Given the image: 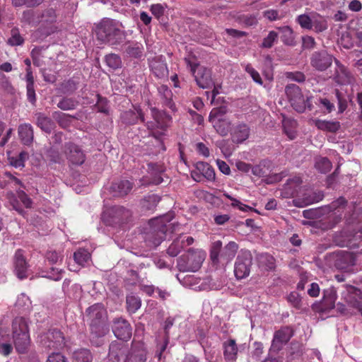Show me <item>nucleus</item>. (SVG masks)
I'll use <instances>...</instances> for the list:
<instances>
[{
  "label": "nucleus",
  "instance_id": "obj_1",
  "mask_svg": "<svg viewBox=\"0 0 362 362\" xmlns=\"http://www.w3.org/2000/svg\"><path fill=\"white\" fill-rule=\"evenodd\" d=\"M95 32L99 41L111 46L121 44L125 38L122 24L108 18H103L95 25Z\"/></svg>",
  "mask_w": 362,
  "mask_h": 362
},
{
  "label": "nucleus",
  "instance_id": "obj_2",
  "mask_svg": "<svg viewBox=\"0 0 362 362\" xmlns=\"http://www.w3.org/2000/svg\"><path fill=\"white\" fill-rule=\"evenodd\" d=\"M238 248V245L234 241H230L223 248L221 240L212 243L209 254L211 266L216 270H225L235 257Z\"/></svg>",
  "mask_w": 362,
  "mask_h": 362
},
{
  "label": "nucleus",
  "instance_id": "obj_3",
  "mask_svg": "<svg viewBox=\"0 0 362 362\" xmlns=\"http://www.w3.org/2000/svg\"><path fill=\"white\" fill-rule=\"evenodd\" d=\"M86 315L89 322L91 334L95 337L105 336L109 331L107 313L102 303H95L88 307Z\"/></svg>",
  "mask_w": 362,
  "mask_h": 362
},
{
  "label": "nucleus",
  "instance_id": "obj_4",
  "mask_svg": "<svg viewBox=\"0 0 362 362\" xmlns=\"http://www.w3.org/2000/svg\"><path fill=\"white\" fill-rule=\"evenodd\" d=\"M168 216L152 218L148 222L149 228L145 233V241L150 247H157L166 237L170 224Z\"/></svg>",
  "mask_w": 362,
  "mask_h": 362
},
{
  "label": "nucleus",
  "instance_id": "obj_5",
  "mask_svg": "<svg viewBox=\"0 0 362 362\" xmlns=\"http://www.w3.org/2000/svg\"><path fill=\"white\" fill-rule=\"evenodd\" d=\"M13 339L16 351L19 354H25L28 351L30 344L28 327L25 318L16 317L12 324Z\"/></svg>",
  "mask_w": 362,
  "mask_h": 362
},
{
  "label": "nucleus",
  "instance_id": "obj_6",
  "mask_svg": "<svg viewBox=\"0 0 362 362\" xmlns=\"http://www.w3.org/2000/svg\"><path fill=\"white\" fill-rule=\"evenodd\" d=\"M102 219L107 226L122 227L132 221V212L123 206H114L103 212Z\"/></svg>",
  "mask_w": 362,
  "mask_h": 362
},
{
  "label": "nucleus",
  "instance_id": "obj_7",
  "mask_svg": "<svg viewBox=\"0 0 362 362\" xmlns=\"http://www.w3.org/2000/svg\"><path fill=\"white\" fill-rule=\"evenodd\" d=\"M187 66L194 78L197 85L203 89L211 88L214 85L211 70L206 66L193 62L189 58H185Z\"/></svg>",
  "mask_w": 362,
  "mask_h": 362
},
{
  "label": "nucleus",
  "instance_id": "obj_8",
  "mask_svg": "<svg viewBox=\"0 0 362 362\" xmlns=\"http://www.w3.org/2000/svg\"><path fill=\"white\" fill-rule=\"evenodd\" d=\"M204 259V254L202 251L189 249L186 254L177 259V267L180 272L198 271Z\"/></svg>",
  "mask_w": 362,
  "mask_h": 362
},
{
  "label": "nucleus",
  "instance_id": "obj_9",
  "mask_svg": "<svg viewBox=\"0 0 362 362\" xmlns=\"http://www.w3.org/2000/svg\"><path fill=\"white\" fill-rule=\"evenodd\" d=\"M334 241L340 247H346L350 249L359 247L362 245V228L361 227L359 231L355 233L342 230L335 235Z\"/></svg>",
  "mask_w": 362,
  "mask_h": 362
},
{
  "label": "nucleus",
  "instance_id": "obj_10",
  "mask_svg": "<svg viewBox=\"0 0 362 362\" xmlns=\"http://www.w3.org/2000/svg\"><path fill=\"white\" fill-rule=\"evenodd\" d=\"M40 342L45 348L60 349L65 345V337L59 329L53 328L41 336Z\"/></svg>",
  "mask_w": 362,
  "mask_h": 362
},
{
  "label": "nucleus",
  "instance_id": "obj_11",
  "mask_svg": "<svg viewBox=\"0 0 362 362\" xmlns=\"http://www.w3.org/2000/svg\"><path fill=\"white\" fill-rule=\"evenodd\" d=\"M64 153L69 163L73 165H81L86 160V154L81 147L74 142L64 144Z\"/></svg>",
  "mask_w": 362,
  "mask_h": 362
},
{
  "label": "nucleus",
  "instance_id": "obj_12",
  "mask_svg": "<svg viewBox=\"0 0 362 362\" xmlns=\"http://www.w3.org/2000/svg\"><path fill=\"white\" fill-rule=\"evenodd\" d=\"M252 264V257L250 252H245L238 255L235 263L234 273L238 279H242L249 276Z\"/></svg>",
  "mask_w": 362,
  "mask_h": 362
},
{
  "label": "nucleus",
  "instance_id": "obj_13",
  "mask_svg": "<svg viewBox=\"0 0 362 362\" xmlns=\"http://www.w3.org/2000/svg\"><path fill=\"white\" fill-rule=\"evenodd\" d=\"M310 61L313 68L318 71H324L332 64L333 57L323 49L312 53Z\"/></svg>",
  "mask_w": 362,
  "mask_h": 362
},
{
  "label": "nucleus",
  "instance_id": "obj_14",
  "mask_svg": "<svg viewBox=\"0 0 362 362\" xmlns=\"http://www.w3.org/2000/svg\"><path fill=\"white\" fill-rule=\"evenodd\" d=\"M129 346L122 341H113L110 344L108 359L112 362H124L127 361Z\"/></svg>",
  "mask_w": 362,
  "mask_h": 362
},
{
  "label": "nucleus",
  "instance_id": "obj_15",
  "mask_svg": "<svg viewBox=\"0 0 362 362\" xmlns=\"http://www.w3.org/2000/svg\"><path fill=\"white\" fill-rule=\"evenodd\" d=\"M29 267L24 255V251L21 249L17 250L13 257L14 273L16 276L21 280L28 278Z\"/></svg>",
  "mask_w": 362,
  "mask_h": 362
},
{
  "label": "nucleus",
  "instance_id": "obj_16",
  "mask_svg": "<svg viewBox=\"0 0 362 362\" xmlns=\"http://www.w3.org/2000/svg\"><path fill=\"white\" fill-rule=\"evenodd\" d=\"M112 329L115 336L123 341H128L132 334L130 324L122 317H117L113 320Z\"/></svg>",
  "mask_w": 362,
  "mask_h": 362
},
{
  "label": "nucleus",
  "instance_id": "obj_17",
  "mask_svg": "<svg viewBox=\"0 0 362 362\" xmlns=\"http://www.w3.org/2000/svg\"><path fill=\"white\" fill-rule=\"evenodd\" d=\"M147 360V350L144 344L141 341H133L129 348L127 361L124 362H146Z\"/></svg>",
  "mask_w": 362,
  "mask_h": 362
},
{
  "label": "nucleus",
  "instance_id": "obj_18",
  "mask_svg": "<svg viewBox=\"0 0 362 362\" xmlns=\"http://www.w3.org/2000/svg\"><path fill=\"white\" fill-rule=\"evenodd\" d=\"M250 135V128L245 122H238L233 126L230 137L233 143L240 144L246 141Z\"/></svg>",
  "mask_w": 362,
  "mask_h": 362
},
{
  "label": "nucleus",
  "instance_id": "obj_19",
  "mask_svg": "<svg viewBox=\"0 0 362 362\" xmlns=\"http://www.w3.org/2000/svg\"><path fill=\"white\" fill-rule=\"evenodd\" d=\"M293 336V330L288 327H281L275 332L272 340L271 350L279 351L284 344H286Z\"/></svg>",
  "mask_w": 362,
  "mask_h": 362
},
{
  "label": "nucleus",
  "instance_id": "obj_20",
  "mask_svg": "<svg viewBox=\"0 0 362 362\" xmlns=\"http://www.w3.org/2000/svg\"><path fill=\"white\" fill-rule=\"evenodd\" d=\"M149 66L153 75L158 78H164L168 75V69L163 56L153 57L149 63Z\"/></svg>",
  "mask_w": 362,
  "mask_h": 362
},
{
  "label": "nucleus",
  "instance_id": "obj_21",
  "mask_svg": "<svg viewBox=\"0 0 362 362\" xmlns=\"http://www.w3.org/2000/svg\"><path fill=\"white\" fill-rule=\"evenodd\" d=\"M121 120L123 123L128 125H133L136 124L139 120L144 122V114L139 107H133V109H129L123 112L120 116Z\"/></svg>",
  "mask_w": 362,
  "mask_h": 362
},
{
  "label": "nucleus",
  "instance_id": "obj_22",
  "mask_svg": "<svg viewBox=\"0 0 362 362\" xmlns=\"http://www.w3.org/2000/svg\"><path fill=\"white\" fill-rule=\"evenodd\" d=\"M223 355L226 362H235L238 355V347L233 339H228L222 344Z\"/></svg>",
  "mask_w": 362,
  "mask_h": 362
},
{
  "label": "nucleus",
  "instance_id": "obj_23",
  "mask_svg": "<svg viewBox=\"0 0 362 362\" xmlns=\"http://www.w3.org/2000/svg\"><path fill=\"white\" fill-rule=\"evenodd\" d=\"M133 187V183L127 180H119L112 183L110 192L113 197H122L129 193Z\"/></svg>",
  "mask_w": 362,
  "mask_h": 362
},
{
  "label": "nucleus",
  "instance_id": "obj_24",
  "mask_svg": "<svg viewBox=\"0 0 362 362\" xmlns=\"http://www.w3.org/2000/svg\"><path fill=\"white\" fill-rule=\"evenodd\" d=\"M18 133L23 144L30 146L33 142L34 132L30 124L24 123L18 126Z\"/></svg>",
  "mask_w": 362,
  "mask_h": 362
},
{
  "label": "nucleus",
  "instance_id": "obj_25",
  "mask_svg": "<svg viewBox=\"0 0 362 362\" xmlns=\"http://www.w3.org/2000/svg\"><path fill=\"white\" fill-rule=\"evenodd\" d=\"M151 112L158 127L162 130H165L171 122V116L165 111H160L156 107H151Z\"/></svg>",
  "mask_w": 362,
  "mask_h": 362
},
{
  "label": "nucleus",
  "instance_id": "obj_26",
  "mask_svg": "<svg viewBox=\"0 0 362 362\" xmlns=\"http://www.w3.org/2000/svg\"><path fill=\"white\" fill-rule=\"evenodd\" d=\"M144 52V47L141 42H128L124 46V52L130 58H141Z\"/></svg>",
  "mask_w": 362,
  "mask_h": 362
},
{
  "label": "nucleus",
  "instance_id": "obj_27",
  "mask_svg": "<svg viewBox=\"0 0 362 362\" xmlns=\"http://www.w3.org/2000/svg\"><path fill=\"white\" fill-rule=\"evenodd\" d=\"M311 99L312 97H308L307 99L305 100L303 94H301L298 95V98H296L289 102L296 111L301 113L305 112L306 109H308L309 110L313 109Z\"/></svg>",
  "mask_w": 362,
  "mask_h": 362
},
{
  "label": "nucleus",
  "instance_id": "obj_28",
  "mask_svg": "<svg viewBox=\"0 0 362 362\" xmlns=\"http://www.w3.org/2000/svg\"><path fill=\"white\" fill-rule=\"evenodd\" d=\"M216 132L221 136H226L230 133L232 129V122L230 119L227 117L223 119L215 120L210 122Z\"/></svg>",
  "mask_w": 362,
  "mask_h": 362
},
{
  "label": "nucleus",
  "instance_id": "obj_29",
  "mask_svg": "<svg viewBox=\"0 0 362 362\" xmlns=\"http://www.w3.org/2000/svg\"><path fill=\"white\" fill-rule=\"evenodd\" d=\"M159 96L162 99L163 105L172 110H175V105L173 101V93L165 85H161L158 88Z\"/></svg>",
  "mask_w": 362,
  "mask_h": 362
},
{
  "label": "nucleus",
  "instance_id": "obj_30",
  "mask_svg": "<svg viewBox=\"0 0 362 362\" xmlns=\"http://www.w3.org/2000/svg\"><path fill=\"white\" fill-rule=\"evenodd\" d=\"M149 173L153 176L151 183L153 185H159L163 182L162 174L165 172V168L160 163H149L148 165Z\"/></svg>",
  "mask_w": 362,
  "mask_h": 362
},
{
  "label": "nucleus",
  "instance_id": "obj_31",
  "mask_svg": "<svg viewBox=\"0 0 362 362\" xmlns=\"http://www.w3.org/2000/svg\"><path fill=\"white\" fill-rule=\"evenodd\" d=\"M35 116L37 119L36 124L43 132L46 133H50L53 130L54 127V123L51 118L42 112L36 113Z\"/></svg>",
  "mask_w": 362,
  "mask_h": 362
},
{
  "label": "nucleus",
  "instance_id": "obj_32",
  "mask_svg": "<svg viewBox=\"0 0 362 362\" xmlns=\"http://www.w3.org/2000/svg\"><path fill=\"white\" fill-rule=\"evenodd\" d=\"M195 168L202 174V177L209 181L215 180L216 174L214 169L207 163L199 161L195 164Z\"/></svg>",
  "mask_w": 362,
  "mask_h": 362
},
{
  "label": "nucleus",
  "instance_id": "obj_33",
  "mask_svg": "<svg viewBox=\"0 0 362 362\" xmlns=\"http://www.w3.org/2000/svg\"><path fill=\"white\" fill-rule=\"evenodd\" d=\"M315 124L317 129L332 133L337 132L341 127L340 123L338 121L317 119L315 120Z\"/></svg>",
  "mask_w": 362,
  "mask_h": 362
},
{
  "label": "nucleus",
  "instance_id": "obj_34",
  "mask_svg": "<svg viewBox=\"0 0 362 362\" xmlns=\"http://www.w3.org/2000/svg\"><path fill=\"white\" fill-rule=\"evenodd\" d=\"M160 198L156 194H149L141 202V208L144 211H153Z\"/></svg>",
  "mask_w": 362,
  "mask_h": 362
},
{
  "label": "nucleus",
  "instance_id": "obj_35",
  "mask_svg": "<svg viewBox=\"0 0 362 362\" xmlns=\"http://www.w3.org/2000/svg\"><path fill=\"white\" fill-rule=\"evenodd\" d=\"M335 296H323L322 300L316 308L320 313H328L334 308Z\"/></svg>",
  "mask_w": 362,
  "mask_h": 362
},
{
  "label": "nucleus",
  "instance_id": "obj_36",
  "mask_svg": "<svg viewBox=\"0 0 362 362\" xmlns=\"http://www.w3.org/2000/svg\"><path fill=\"white\" fill-rule=\"evenodd\" d=\"M90 254L84 248H79L74 253V259L80 267H85L86 264L90 260Z\"/></svg>",
  "mask_w": 362,
  "mask_h": 362
},
{
  "label": "nucleus",
  "instance_id": "obj_37",
  "mask_svg": "<svg viewBox=\"0 0 362 362\" xmlns=\"http://www.w3.org/2000/svg\"><path fill=\"white\" fill-rule=\"evenodd\" d=\"M73 362H92L93 356L86 349H81L73 353Z\"/></svg>",
  "mask_w": 362,
  "mask_h": 362
},
{
  "label": "nucleus",
  "instance_id": "obj_38",
  "mask_svg": "<svg viewBox=\"0 0 362 362\" xmlns=\"http://www.w3.org/2000/svg\"><path fill=\"white\" fill-rule=\"evenodd\" d=\"M278 30L281 33V40L285 45H293L294 44L293 31L291 27H279Z\"/></svg>",
  "mask_w": 362,
  "mask_h": 362
},
{
  "label": "nucleus",
  "instance_id": "obj_39",
  "mask_svg": "<svg viewBox=\"0 0 362 362\" xmlns=\"http://www.w3.org/2000/svg\"><path fill=\"white\" fill-rule=\"evenodd\" d=\"M259 263L260 267L267 271L273 270L275 268V259L268 253L259 255Z\"/></svg>",
  "mask_w": 362,
  "mask_h": 362
},
{
  "label": "nucleus",
  "instance_id": "obj_40",
  "mask_svg": "<svg viewBox=\"0 0 362 362\" xmlns=\"http://www.w3.org/2000/svg\"><path fill=\"white\" fill-rule=\"evenodd\" d=\"M105 62L108 67L115 70L122 66V59L118 54L111 53L105 55Z\"/></svg>",
  "mask_w": 362,
  "mask_h": 362
},
{
  "label": "nucleus",
  "instance_id": "obj_41",
  "mask_svg": "<svg viewBox=\"0 0 362 362\" xmlns=\"http://www.w3.org/2000/svg\"><path fill=\"white\" fill-rule=\"evenodd\" d=\"M126 303L127 310L130 313H134L141 305V300L136 296H127Z\"/></svg>",
  "mask_w": 362,
  "mask_h": 362
},
{
  "label": "nucleus",
  "instance_id": "obj_42",
  "mask_svg": "<svg viewBox=\"0 0 362 362\" xmlns=\"http://www.w3.org/2000/svg\"><path fill=\"white\" fill-rule=\"evenodd\" d=\"M228 112V108L226 106H220L211 110L209 116V121L214 122L215 120L223 119L227 118L226 115Z\"/></svg>",
  "mask_w": 362,
  "mask_h": 362
},
{
  "label": "nucleus",
  "instance_id": "obj_43",
  "mask_svg": "<svg viewBox=\"0 0 362 362\" xmlns=\"http://www.w3.org/2000/svg\"><path fill=\"white\" fill-rule=\"evenodd\" d=\"M315 167L321 173H327L330 171L332 165L327 158L321 157L316 160Z\"/></svg>",
  "mask_w": 362,
  "mask_h": 362
},
{
  "label": "nucleus",
  "instance_id": "obj_44",
  "mask_svg": "<svg viewBox=\"0 0 362 362\" xmlns=\"http://www.w3.org/2000/svg\"><path fill=\"white\" fill-rule=\"evenodd\" d=\"M28 157V153L25 151L21 152L16 156H12L8 158L10 164L18 168L25 166V161Z\"/></svg>",
  "mask_w": 362,
  "mask_h": 362
},
{
  "label": "nucleus",
  "instance_id": "obj_45",
  "mask_svg": "<svg viewBox=\"0 0 362 362\" xmlns=\"http://www.w3.org/2000/svg\"><path fill=\"white\" fill-rule=\"evenodd\" d=\"M184 248L182 239H180V237H178L168 247L167 252L171 257H176Z\"/></svg>",
  "mask_w": 362,
  "mask_h": 362
},
{
  "label": "nucleus",
  "instance_id": "obj_46",
  "mask_svg": "<svg viewBox=\"0 0 362 362\" xmlns=\"http://www.w3.org/2000/svg\"><path fill=\"white\" fill-rule=\"evenodd\" d=\"M316 104L323 113H330L335 109L334 104L327 98H320Z\"/></svg>",
  "mask_w": 362,
  "mask_h": 362
},
{
  "label": "nucleus",
  "instance_id": "obj_47",
  "mask_svg": "<svg viewBox=\"0 0 362 362\" xmlns=\"http://www.w3.org/2000/svg\"><path fill=\"white\" fill-rule=\"evenodd\" d=\"M24 42L23 37L20 35L18 28H13L11 31V37L8 38L7 43L11 46H18Z\"/></svg>",
  "mask_w": 362,
  "mask_h": 362
},
{
  "label": "nucleus",
  "instance_id": "obj_48",
  "mask_svg": "<svg viewBox=\"0 0 362 362\" xmlns=\"http://www.w3.org/2000/svg\"><path fill=\"white\" fill-rule=\"evenodd\" d=\"M78 105V102L71 98H63L57 104V107L63 110H74Z\"/></svg>",
  "mask_w": 362,
  "mask_h": 362
},
{
  "label": "nucleus",
  "instance_id": "obj_49",
  "mask_svg": "<svg viewBox=\"0 0 362 362\" xmlns=\"http://www.w3.org/2000/svg\"><path fill=\"white\" fill-rule=\"evenodd\" d=\"M97 102L95 107H97L98 112L109 115V101L106 98L103 97L100 94H97Z\"/></svg>",
  "mask_w": 362,
  "mask_h": 362
},
{
  "label": "nucleus",
  "instance_id": "obj_50",
  "mask_svg": "<svg viewBox=\"0 0 362 362\" xmlns=\"http://www.w3.org/2000/svg\"><path fill=\"white\" fill-rule=\"evenodd\" d=\"M285 92L289 101L298 98L302 94L300 88L296 84H288L285 88Z\"/></svg>",
  "mask_w": 362,
  "mask_h": 362
},
{
  "label": "nucleus",
  "instance_id": "obj_51",
  "mask_svg": "<svg viewBox=\"0 0 362 362\" xmlns=\"http://www.w3.org/2000/svg\"><path fill=\"white\" fill-rule=\"evenodd\" d=\"M239 23L244 24L245 26H252L257 23V17L253 14H243L238 16Z\"/></svg>",
  "mask_w": 362,
  "mask_h": 362
},
{
  "label": "nucleus",
  "instance_id": "obj_52",
  "mask_svg": "<svg viewBox=\"0 0 362 362\" xmlns=\"http://www.w3.org/2000/svg\"><path fill=\"white\" fill-rule=\"evenodd\" d=\"M278 33L274 30L269 33L268 35L263 39L262 47L271 48L277 40Z\"/></svg>",
  "mask_w": 362,
  "mask_h": 362
},
{
  "label": "nucleus",
  "instance_id": "obj_53",
  "mask_svg": "<svg viewBox=\"0 0 362 362\" xmlns=\"http://www.w3.org/2000/svg\"><path fill=\"white\" fill-rule=\"evenodd\" d=\"M297 23L305 29L310 30L313 28V21L309 16L301 14L296 19Z\"/></svg>",
  "mask_w": 362,
  "mask_h": 362
},
{
  "label": "nucleus",
  "instance_id": "obj_54",
  "mask_svg": "<svg viewBox=\"0 0 362 362\" xmlns=\"http://www.w3.org/2000/svg\"><path fill=\"white\" fill-rule=\"evenodd\" d=\"M245 70L252 77V80L259 85L263 84V81L257 71H256L251 64H248L245 66Z\"/></svg>",
  "mask_w": 362,
  "mask_h": 362
},
{
  "label": "nucleus",
  "instance_id": "obj_55",
  "mask_svg": "<svg viewBox=\"0 0 362 362\" xmlns=\"http://www.w3.org/2000/svg\"><path fill=\"white\" fill-rule=\"evenodd\" d=\"M63 272L62 269L52 267L50 268V270L47 272L45 276L54 281H59L62 278Z\"/></svg>",
  "mask_w": 362,
  "mask_h": 362
},
{
  "label": "nucleus",
  "instance_id": "obj_56",
  "mask_svg": "<svg viewBox=\"0 0 362 362\" xmlns=\"http://www.w3.org/2000/svg\"><path fill=\"white\" fill-rule=\"evenodd\" d=\"M263 16L264 18H267L270 21L281 20L284 17V15H283L282 13L280 14L277 10L274 9H269L264 11L263 12Z\"/></svg>",
  "mask_w": 362,
  "mask_h": 362
},
{
  "label": "nucleus",
  "instance_id": "obj_57",
  "mask_svg": "<svg viewBox=\"0 0 362 362\" xmlns=\"http://www.w3.org/2000/svg\"><path fill=\"white\" fill-rule=\"evenodd\" d=\"M334 93L338 101L339 112L342 113L347 107V101L338 89L334 90Z\"/></svg>",
  "mask_w": 362,
  "mask_h": 362
},
{
  "label": "nucleus",
  "instance_id": "obj_58",
  "mask_svg": "<svg viewBox=\"0 0 362 362\" xmlns=\"http://www.w3.org/2000/svg\"><path fill=\"white\" fill-rule=\"evenodd\" d=\"M42 18L47 23H53L56 21L57 15L55 10L52 8L45 9L42 14Z\"/></svg>",
  "mask_w": 362,
  "mask_h": 362
},
{
  "label": "nucleus",
  "instance_id": "obj_59",
  "mask_svg": "<svg viewBox=\"0 0 362 362\" xmlns=\"http://www.w3.org/2000/svg\"><path fill=\"white\" fill-rule=\"evenodd\" d=\"M46 258L49 263L53 264L62 262L63 255L62 253L56 251H48L46 255Z\"/></svg>",
  "mask_w": 362,
  "mask_h": 362
},
{
  "label": "nucleus",
  "instance_id": "obj_60",
  "mask_svg": "<svg viewBox=\"0 0 362 362\" xmlns=\"http://www.w3.org/2000/svg\"><path fill=\"white\" fill-rule=\"evenodd\" d=\"M286 76L287 78L298 83H302L305 81V74L300 71L286 72Z\"/></svg>",
  "mask_w": 362,
  "mask_h": 362
},
{
  "label": "nucleus",
  "instance_id": "obj_61",
  "mask_svg": "<svg viewBox=\"0 0 362 362\" xmlns=\"http://www.w3.org/2000/svg\"><path fill=\"white\" fill-rule=\"evenodd\" d=\"M150 11L155 18L159 19L164 15L165 8L160 4H155L151 5Z\"/></svg>",
  "mask_w": 362,
  "mask_h": 362
},
{
  "label": "nucleus",
  "instance_id": "obj_62",
  "mask_svg": "<svg viewBox=\"0 0 362 362\" xmlns=\"http://www.w3.org/2000/svg\"><path fill=\"white\" fill-rule=\"evenodd\" d=\"M17 197L26 208H31L33 202L24 191H18Z\"/></svg>",
  "mask_w": 362,
  "mask_h": 362
},
{
  "label": "nucleus",
  "instance_id": "obj_63",
  "mask_svg": "<svg viewBox=\"0 0 362 362\" xmlns=\"http://www.w3.org/2000/svg\"><path fill=\"white\" fill-rule=\"evenodd\" d=\"M26 95L28 100L33 105H35L37 98L34 85H26Z\"/></svg>",
  "mask_w": 362,
  "mask_h": 362
},
{
  "label": "nucleus",
  "instance_id": "obj_64",
  "mask_svg": "<svg viewBox=\"0 0 362 362\" xmlns=\"http://www.w3.org/2000/svg\"><path fill=\"white\" fill-rule=\"evenodd\" d=\"M47 362H69L68 358L59 352L52 353L50 354Z\"/></svg>",
  "mask_w": 362,
  "mask_h": 362
}]
</instances>
